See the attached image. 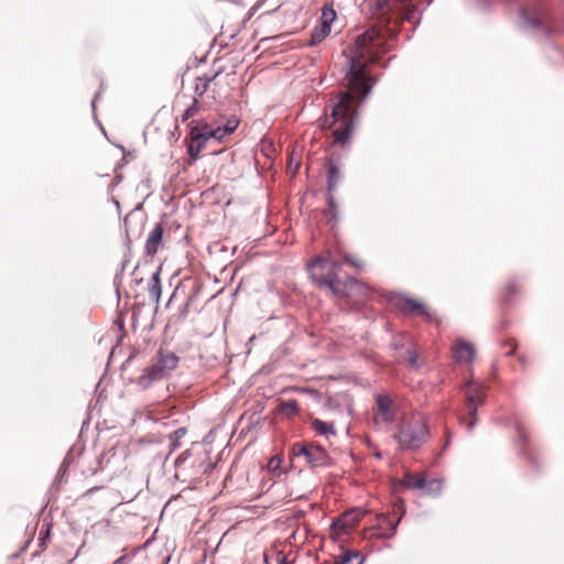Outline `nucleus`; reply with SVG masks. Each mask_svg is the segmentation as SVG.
Masks as SVG:
<instances>
[{
    "instance_id": "obj_1",
    "label": "nucleus",
    "mask_w": 564,
    "mask_h": 564,
    "mask_svg": "<svg viewBox=\"0 0 564 564\" xmlns=\"http://www.w3.org/2000/svg\"><path fill=\"white\" fill-rule=\"evenodd\" d=\"M384 36L375 28L357 36L347 56L348 72L344 78L347 90L337 95L330 118L324 127L333 128L334 142L345 144L355 129L357 108L371 90V77L366 68L368 63L379 59L386 52Z\"/></svg>"
},
{
    "instance_id": "obj_2",
    "label": "nucleus",
    "mask_w": 564,
    "mask_h": 564,
    "mask_svg": "<svg viewBox=\"0 0 564 564\" xmlns=\"http://www.w3.org/2000/svg\"><path fill=\"white\" fill-rule=\"evenodd\" d=\"M343 264L356 269L364 267V261L358 257L344 256L343 259H334L329 252L326 256H318L308 264L312 278L319 288L327 289L333 295L339 299H351L357 295H366L368 288L352 278L341 280L337 271Z\"/></svg>"
},
{
    "instance_id": "obj_3",
    "label": "nucleus",
    "mask_w": 564,
    "mask_h": 564,
    "mask_svg": "<svg viewBox=\"0 0 564 564\" xmlns=\"http://www.w3.org/2000/svg\"><path fill=\"white\" fill-rule=\"evenodd\" d=\"M239 124V120L231 118L225 124L208 123L203 120H193L191 122V142L188 144V154L196 160L205 148L206 143L214 139L224 142L225 139L234 133Z\"/></svg>"
},
{
    "instance_id": "obj_4",
    "label": "nucleus",
    "mask_w": 564,
    "mask_h": 564,
    "mask_svg": "<svg viewBox=\"0 0 564 564\" xmlns=\"http://www.w3.org/2000/svg\"><path fill=\"white\" fill-rule=\"evenodd\" d=\"M395 437L402 448H419L429 438L425 417L421 413H413L404 417L399 425Z\"/></svg>"
},
{
    "instance_id": "obj_5",
    "label": "nucleus",
    "mask_w": 564,
    "mask_h": 564,
    "mask_svg": "<svg viewBox=\"0 0 564 564\" xmlns=\"http://www.w3.org/2000/svg\"><path fill=\"white\" fill-rule=\"evenodd\" d=\"M177 364L178 357L173 351L160 349L152 358L150 366L143 370L139 383L148 387L153 381L163 379L177 367Z\"/></svg>"
},
{
    "instance_id": "obj_6",
    "label": "nucleus",
    "mask_w": 564,
    "mask_h": 564,
    "mask_svg": "<svg viewBox=\"0 0 564 564\" xmlns=\"http://www.w3.org/2000/svg\"><path fill=\"white\" fill-rule=\"evenodd\" d=\"M466 409L468 412L469 419H462L463 423L466 424L468 430H471L477 423V409L482 405L485 402V391L484 388L475 382H467L466 384Z\"/></svg>"
},
{
    "instance_id": "obj_7",
    "label": "nucleus",
    "mask_w": 564,
    "mask_h": 564,
    "mask_svg": "<svg viewBox=\"0 0 564 564\" xmlns=\"http://www.w3.org/2000/svg\"><path fill=\"white\" fill-rule=\"evenodd\" d=\"M291 452L293 456H303L311 467L327 466L330 462L327 452L319 445L295 443Z\"/></svg>"
},
{
    "instance_id": "obj_8",
    "label": "nucleus",
    "mask_w": 564,
    "mask_h": 564,
    "mask_svg": "<svg viewBox=\"0 0 564 564\" xmlns=\"http://www.w3.org/2000/svg\"><path fill=\"white\" fill-rule=\"evenodd\" d=\"M367 512V510L360 508H352L341 513L332 523L330 533L333 538L339 539L343 534L352 531Z\"/></svg>"
},
{
    "instance_id": "obj_9",
    "label": "nucleus",
    "mask_w": 564,
    "mask_h": 564,
    "mask_svg": "<svg viewBox=\"0 0 564 564\" xmlns=\"http://www.w3.org/2000/svg\"><path fill=\"white\" fill-rule=\"evenodd\" d=\"M403 485L408 489H419L426 495L437 496L443 488V481L438 478H429L426 474L406 473Z\"/></svg>"
},
{
    "instance_id": "obj_10",
    "label": "nucleus",
    "mask_w": 564,
    "mask_h": 564,
    "mask_svg": "<svg viewBox=\"0 0 564 564\" xmlns=\"http://www.w3.org/2000/svg\"><path fill=\"white\" fill-rule=\"evenodd\" d=\"M404 513L402 506L398 507V511L393 514H378L377 516V528L371 532V536L380 539H389L394 535L398 524Z\"/></svg>"
},
{
    "instance_id": "obj_11",
    "label": "nucleus",
    "mask_w": 564,
    "mask_h": 564,
    "mask_svg": "<svg viewBox=\"0 0 564 564\" xmlns=\"http://www.w3.org/2000/svg\"><path fill=\"white\" fill-rule=\"evenodd\" d=\"M393 306L404 314L430 318L429 307L421 301L404 296H397L392 301Z\"/></svg>"
},
{
    "instance_id": "obj_12",
    "label": "nucleus",
    "mask_w": 564,
    "mask_h": 564,
    "mask_svg": "<svg viewBox=\"0 0 564 564\" xmlns=\"http://www.w3.org/2000/svg\"><path fill=\"white\" fill-rule=\"evenodd\" d=\"M376 417L384 423H392L395 419L397 403L387 394H378L376 397Z\"/></svg>"
},
{
    "instance_id": "obj_13",
    "label": "nucleus",
    "mask_w": 564,
    "mask_h": 564,
    "mask_svg": "<svg viewBox=\"0 0 564 564\" xmlns=\"http://www.w3.org/2000/svg\"><path fill=\"white\" fill-rule=\"evenodd\" d=\"M327 170V189H328V204L332 208H334V197L332 195L333 192L337 189L338 184L340 183L343 178V174L340 172V169L338 164L334 160H328L326 164Z\"/></svg>"
},
{
    "instance_id": "obj_14",
    "label": "nucleus",
    "mask_w": 564,
    "mask_h": 564,
    "mask_svg": "<svg viewBox=\"0 0 564 564\" xmlns=\"http://www.w3.org/2000/svg\"><path fill=\"white\" fill-rule=\"evenodd\" d=\"M452 355L456 362H470L475 358L476 349L471 343L457 339L453 346Z\"/></svg>"
},
{
    "instance_id": "obj_15",
    "label": "nucleus",
    "mask_w": 564,
    "mask_h": 564,
    "mask_svg": "<svg viewBox=\"0 0 564 564\" xmlns=\"http://www.w3.org/2000/svg\"><path fill=\"white\" fill-rule=\"evenodd\" d=\"M163 225L156 224L149 234L144 245V252L148 256L153 257L163 247Z\"/></svg>"
},
{
    "instance_id": "obj_16",
    "label": "nucleus",
    "mask_w": 564,
    "mask_h": 564,
    "mask_svg": "<svg viewBox=\"0 0 564 564\" xmlns=\"http://www.w3.org/2000/svg\"><path fill=\"white\" fill-rule=\"evenodd\" d=\"M521 284L516 280H508L500 291L501 302L509 303L511 299L521 293Z\"/></svg>"
},
{
    "instance_id": "obj_17",
    "label": "nucleus",
    "mask_w": 564,
    "mask_h": 564,
    "mask_svg": "<svg viewBox=\"0 0 564 564\" xmlns=\"http://www.w3.org/2000/svg\"><path fill=\"white\" fill-rule=\"evenodd\" d=\"M149 296L155 302L159 303L161 299V279H160V269L153 273L151 281L148 288Z\"/></svg>"
},
{
    "instance_id": "obj_18",
    "label": "nucleus",
    "mask_w": 564,
    "mask_h": 564,
    "mask_svg": "<svg viewBox=\"0 0 564 564\" xmlns=\"http://www.w3.org/2000/svg\"><path fill=\"white\" fill-rule=\"evenodd\" d=\"M217 76H218V73H215L212 76L204 75V76L197 77L195 80V89H194L195 94L198 97H202L204 94H206L207 90L209 89L210 84L217 78Z\"/></svg>"
},
{
    "instance_id": "obj_19",
    "label": "nucleus",
    "mask_w": 564,
    "mask_h": 564,
    "mask_svg": "<svg viewBox=\"0 0 564 564\" xmlns=\"http://www.w3.org/2000/svg\"><path fill=\"white\" fill-rule=\"evenodd\" d=\"M311 426L316 433L322 435L335 434L334 424L324 422L319 419H313Z\"/></svg>"
},
{
    "instance_id": "obj_20",
    "label": "nucleus",
    "mask_w": 564,
    "mask_h": 564,
    "mask_svg": "<svg viewBox=\"0 0 564 564\" xmlns=\"http://www.w3.org/2000/svg\"><path fill=\"white\" fill-rule=\"evenodd\" d=\"M279 409H280L281 413H283L288 416L296 415L300 412L299 403L294 399L282 401L279 405Z\"/></svg>"
},
{
    "instance_id": "obj_21",
    "label": "nucleus",
    "mask_w": 564,
    "mask_h": 564,
    "mask_svg": "<svg viewBox=\"0 0 564 564\" xmlns=\"http://www.w3.org/2000/svg\"><path fill=\"white\" fill-rule=\"evenodd\" d=\"M336 564H361V558L358 552L346 551L335 561Z\"/></svg>"
},
{
    "instance_id": "obj_22",
    "label": "nucleus",
    "mask_w": 564,
    "mask_h": 564,
    "mask_svg": "<svg viewBox=\"0 0 564 564\" xmlns=\"http://www.w3.org/2000/svg\"><path fill=\"white\" fill-rule=\"evenodd\" d=\"M330 32V26H317L313 30L310 39V45L321 43Z\"/></svg>"
},
{
    "instance_id": "obj_23",
    "label": "nucleus",
    "mask_w": 564,
    "mask_h": 564,
    "mask_svg": "<svg viewBox=\"0 0 564 564\" xmlns=\"http://www.w3.org/2000/svg\"><path fill=\"white\" fill-rule=\"evenodd\" d=\"M336 19V12L333 7L324 6L321 14V25L330 26L332 22Z\"/></svg>"
},
{
    "instance_id": "obj_24",
    "label": "nucleus",
    "mask_w": 564,
    "mask_h": 564,
    "mask_svg": "<svg viewBox=\"0 0 564 564\" xmlns=\"http://www.w3.org/2000/svg\"><path fill=\"white\" fill-rule=\"evenodd\" d=\"M198 110H199L198 100L196 98H194L192 105L184 111V113L182 116V121H186V120L193 118L194 116H196Z\"/></svg>"
},
{
    "instance_id": "obj_25",
    "label": "nucleus",
    "mask_w": 564,
    "mask_h": 564,
    "mask_svg": "<svg viewBox=\"0 0 564 564\" xmlns=\"http://www.w3.org/2000/svg\"><path fill=\"white\" fill-rule=\"evenodd\" d=\"M502 348L506 356H512L516 352L517 343L513 339H508L502 343Z\"/></svg>"
},
{
    "instance_id": "obj_26",
    "label": "nucleus",
    "mask_w": 564,
    "mask_h": 564,
    "mask_svg": "<svg viewBox=\"0 0 564 564\" xmlns=\"http://www.w3.org/2000/svg\"><path fill=\"white\" fill-rule=\"evenodd\" d=\"M196 462L204 474L209 473L213 469L212 462L206 457L197 458Z\"/></svg>"
},
{
    "instance_id": "obj_27",
    "label": "nucleus",
    "mask_w": 564,
    "mask_h": 564,
    "mask_svg": "<svg viewBox=\"0 0 564 564\" xmlns=\"http://www.w3.org/2000/svg\"><path fill=\"white\" fill-rule=\"evenodd\" d=\"M187 433V430L185 427H180L176 431H174L173 436L178 440L185 436Z\"/></svg>"
},
{
    "instance_id": "obj_28",
    "label": "nucleus",
    "mask_w": 564,
    "mask_h": 564,
    "mask_svg": "<svg viewBox=\"0 0 564 564\" xmlns=\"http://www.w3.org/2000/svg\"><path fill=\"white\" fill-rule=\"evenodd\" d=\"M409 365L411 367H415V365H416V356H415V354H413L411 351H409Z\"/></svg>"
},
{
    "instance_id": "obj_29",
    "label": "nucleus",
    "mask_w": 564,
    "mask_h": 564,
    "mask_svg": "<svg viewBox=\"0 0 564 564\" xmlns=\"http://www.w3.org/2000/svg\"><path fill=\"white\" fill-rule=\"evenodd\" d=\"M126 562H127L126 556H120L112 564H126Z\"/></svg>"
},
{
    "instance_id": "obj_30",
    "label": "nucleus",
    "mask_w": 564,
    "mask_h": 564,
    "mask_svg": "<svg viewBox=\"0 0 564 564\" xmlns=\"http://www.w3.org/2000/svg\"><path fill=\"white\" fill-rule=\"evenodd\" d=\"M519 361L522 364V366H525V359L523 356H519Z\"/></svg>"
},
{
    "instance_id": "obj_31",
    "label": "nucleus",
    "mask_w": 564,
    "mask_h": 564,
    "mask_svg": "<svg viewBox=\"0 0 564 564\" xmlns=\"http://www.w3.org/2000/svg\"><path fill=\"white\" fill-rule=\"evenodd\" d=\"M97 489H98L97 487H95V488H89V490H87V491H86V495H88V494H90V492H93V491H95V490H97Z\"/></svg>"
}]
</instances>
